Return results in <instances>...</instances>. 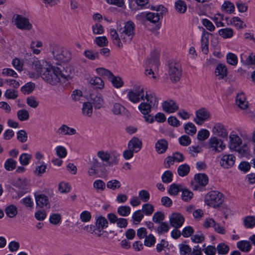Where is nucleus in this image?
<instances>
[{
	"label": "nucleus",
	"mask_w": 255,
	"mask_h": 255,
	"mask_svg": "<svg viewBox=\"0 0 255 255\" xmlns=\"http://www.w3.org/2000/svg\"><path fill=\"white\" fill-rule=\"evenodd\" d=\"M120 34V37L118 32L114 29L110 30V37L113 43L118 48H122L123 41L126 43H130L135 34V25L131 21H128L125 23L124 27L118 29Z\"/></svg>",
	"instance_id": "nucleus-1"
},
{
	"label": "nucleus",
	"mask_w": 255,
	"mask_h": 255,
	"mask_svg": "<svg viewBox=\"0 0 255 255\" xmlns=\"http://www.w3.org/2000/svg\"><path fill=\"white\" fill-rule=\"evenodd\" d=\"M41 76L47 83L53 85H56L59 82H64L65 80L71 78L67 71H62L58 67L50 66L43 69Z\"/></svg>",
	"instance_id": "nucleus-2"
},
{
	"label": "nucleus",
	"mask_w": 255,
	"mask_h": 255,
	"mask_svg": "<svg viewBox=\"0 0 255 255\" xmlns=\"http://www.w3.org/2000/svg\"><path fill=\"white\" fill-rule=\"evenodd\" d=\"M146 102H142L138 106L140 112L145 116L144 120L146 122L152 123L154 118L149 114L151 112V109L156 107L158 105V101L155 94L151 91L146 92Z\"/></svg>",
	"instance_id": "nucleus-3"
},
{
	"label": "nucleus",
	"mask_w": 255,
	"mask_h": 255,
	"mask_svg": "<svg viewBox=\"0 0 255 255\" xmlns=\"http://www.w3.org/2000/svg\"><path fill=\"white\" fill-rule=\"evenodd\" d=\"M49 50L54 59L59 62H67L71 58V53L68 50L56 43L49 44Z\"/></svg>",
	"instance_id": "nucleus-4"
},
{
	"label": "nucleus",
	"mask_w": 255,
	"mask_h": 255,
	"mask_svg": "<svg viewBox=\"0 0 255 255\" xmlns=\"http://www.w3.org/2000/svg\"><path fill=\"white\" fill-rule=\"evenodd\" d=\"M224 201L223 195L217 191H211L205 197V202L209 206L214 208L219 207Z\"/></svg>",
	"instance_id": "nucleus-5"
},
{
	"label": "nucleus",
	"mask_w": 255,
	"mask_h": 255,
	"mask_svg": "<svg viewBox=\"0 0 255 255\" xmlns=\"http://www.w3.org/2000/svg\"><path fill=\"white\" fill-rule=\"evenodd\" d=\"M97 156L101 159L102 163L105 166H111L118 162L119 155L114 153L111 154L107 151H98Z\"/></svg>",
	"instance_id": "nucleus-6"
},
{
	"label": "nucleus",
	"mask_w": 255,
	"mask_h": 255,
	"mask_svg": "<svg viewBox=\"0 0 255 255\" xmlns=\"http://www.w3.org/2000/svg\"><path fill=\"white\" fill-rule=\"evenodd\" d=\"M145 95L143 88L137 86L133 89H129L127 91V96L128 100L134 104L138 103L140 100L146 102Z\"/></svg>",
	"instance_id": "nucleus-7"
},
{
	"label": "nucleus",
	"mask_w": 255,
	"mask_h": 255,
	"mask_svg": "<svg viewBox=\"0 0 255 255\" xmlns=\"http://www.w3.org/2000/svg\"><path fill=\"white\" fill-rule=\"evenodd\" d=\"M12 22L17 28L22 30L29 31L32 28L29 20L22 15L14 14L12 17Z\"/></svg>",
	"instance_id": "nucleus-8"
},
{
	"label": "nucleus",
	"mask_w": 255,
	"mask_h": 255,
	"mask_svg": "<svg viewBox=\"0 0 255 255\" xmlns=\"http://www.w3.org/2000/svg\"><path fill=\"white\" fill-rule=\"evenodd\" d=\"M206 146L208 149L214 153L220 152L226 147L223 141L215 136L211 137L208 140Z\"/></svg>",
	"instance_id": "nucleus-9"
},
{
	"label": "nucleus",
	"mask_w": 255,
	"mask_h": 255,
	"mask_svg": "<svg viewBox=\"0 0 255 255\" xmlns=\"http://www.w3.org/2000/svg\"><path fill=\"white\" fill-rule=\"evenodd\" d=\"M168 75L173 82L178 81L181 77L182 70L181 65L176 62H171L168 65Z\"/></svg>",
	"instance_id": "nucleus-10"
},
{
	"label": "nucleus",
	"mask_w": 255,
	"mask_h": 255,
	"mask_svg": "<svg viewBox=\"0 0 255 255\" xmlns=\"http://www.w3.org/2000/svg\"><path fill=\"white\" fill-rule=\"evenodd\" d=\"M28 65L32 70L36 71L35 73L29 72V75L31 78H37L39 75L41 76V74L43 73V69L45 68V67H42L39 61L35 57L29 59Z\"/></svg>",
	"instance_id": "nucleus-11"
},
{
	"label": "nucleus",
	"mask_w": 255,
	"mask_h": 255,
	"mask_svg": "<svg viewBox=\"0 0 255 255\" xmlns=\"http://www.w3.org/2000/svg\"><path fill=\"white\" fill-rule=\"evenodd\" d=\"M243 143L241 138L237 134L235 131H232L229 136L228 147L231 151L237 150Z\"/></svg>",
	"instance_id": "nucleus-12"
},
{
	"label": "nucleus",
	"mask_w": 255,
	"mask_h": 255,
	"mask_svg": "<svg viewBox=\"0 0 255 255\" xmlns=\"http://www.w3.org/2000/svg\"><path fill=\"white\" fill-rule=\"evenodd\" d=\"M210 118V113L204 108H201L196 112V118L194 120L196 124L202 125L203 123Z\"/></svg>",
	"instance_id": "nucleus-13"
},
{
	"label": "nucleus",
	"mask_w": 255,
	"mask_h": 255,
	"mask_svg": "<svg viewBox=\"0 0 255 255\" xmlns=\"http://www.w3.org/2000/svg\"><path fill=\"white\" fill-rule=\"evenodd\" d=\"M90 167L88 170V174L90 176H93L98 173V168L104 166L103 163L100 162L96 158L93 157L89 160Z\"/></svg>",
	"instance_id": "nucleus-14"
},
{
	"label": "nucleus",
	"mask_w": 255,
	"mask_h": 255,
	"mask_svg": "<svg viewBox=\"0 0 255 255\" xmlns=\"http://www.w3.org/2000/svg\"><path fill=\"white\" fill-rule=\"evenodd\" d=\"M235 160L236 157L233 154H224L220 159V164L222 167L228 169L234 165Z\"/></svg>",
	"instance_id": "nucleus-15"
},
{
	"label": "nucleus",
	"mask_w": 255,
	"mask_h": 255,
	"mask_svg": "<svg viewBox=\"0 0 255 255\" xmlns=\"http://www.w3.org/2000/svg\"><path fill=\"white\" fill-rule=\"evenodd\" d=\"M36 204L37 207L42 208L44 207L50 208V205L48 197L44 194L34 193Z\"/></svg>",
	"instance_id": "nucleus-16"
},
{
	"label": "nucleus",
	"mask_w": 255,
	"mask_h": 255,
	"mask_svg": "<svg viewBox=\"0 0 255 255\" xmlns=\"http://www.w3.org/2000/svg\"><path fill=\"white\" fill-rule=\"evenodd\" d=\"M212 132L214 134L222 138H227L228 137V131L225 127L221 123L215 124L213 126Z\"/></svg>",
	"instance_id": "nucleus-17"
},
{
	"label": "nucleus",
	"mask_w": 255,
	"mask_h": 255,
	"mask_svg": "<svg viewBox=\"0 0 255 255\" xmlns=\"http://www.w3.org/2000/svg\"><path fill=\"white\" fill-rule=\"evenodd\" d=\"M170 225L175 228H180L184 222V218L180 213H173L169 217Z\"/></svg>",
	"instance_id": "nucleus-18"
},
{
	"label": "nucleus",
	"mask_w": 255,
	"mask_h": 255,
	"mask_svg": "<svg viewBox=\"0 0 255 255\" xmlns=\"http://www.w3.org/2000/svg\"><path fill=\"white\" fill-rule=\"evenodd\" d=\"M163 110L167 113H173L178 110V106L172 100H167L162 104Z\"/></svg>",
	"instance_id": "nucleus-19"
},
{
	"label": "nucleus",
	"mask_w": 255,
	"mask_h": 255,
	"mask_svg": "<svg viewBox=\"0 0 255 255\" xmlns=\"http://www.w3.org/2000/svg\"><path fill=\"white\" fill-rule=\"evenodd\" d=\"M147 64L150 68L149 69H146L145 71V75L149 78L153 79L156 78L153 70H156L158 68V62L157 59L149 60L147 61Z\"/></svg>",
	"instance_id": "nucleus-20"
},
{
	"label": "nucleus",
	"mask_w": 255,
	"mask_h": 255,
	"mask_svg": "<svg viewBox=\"0 0 255 255\" xmlns=\"http://www.w3.org/2000/svg\"><path fill=\"white\" fill-rule=\"evenodd\" d=\"M142 141L137 137H133L128 142V147L136 153L142 147Z\"/></svg>",
	"instance_id": "nucleus-21"
},
{
	"label": "nucleus",
	"mask_w": 255,
	"mask_h": 255,
	"mask_svg": "<svg viewBox=\"0 0 255 255\" xmlns=\"http://www.w3.org/2000/svg\"><path fill=\"white\" fill-rule=\"evenodd\" d=\"M90 101L91 104H92L95 108L100 109L104 103V100L100 94H91L90 97Z\"/></svg>",
	"instance_id": "nucleus-22"
},
{
	"label": "nucleus",
	"mask_w": 255,
	"mask_h": 255,
	"mask_svg": "<svg viewBox=\"0 0 255 255\" xmlns=\"http://www.w3.org/2000/svg\"><path fill=\"white\" fill-rule=\"evenodd\" d=\"M146 17L147 20L152 22H157L160 17V15L158 13L155 12H148L146 14L141 13L136 15V18L137 19H140L141 18Z\"/></svg>",
	"instance_id": "nucleus-23"
},
{
	"label": "nucleus",
	"mask_w": 255,
	"mask_h": 255,
	"mask_svg": "<svg viewBox=\"0 0 255 255\" xmlns=\"http://www.w3.org/2000/svg\"><path fill=\"white\" fill-rule=\"evenodd\" d=\"M57 133L59 135H72L76 134V130L73 128L69 127L66 125H62L57 130Z\"/></svg>",
	"instance_id": "nucleus-24"
},
{
	"label": "nucleus",
	"mask_w": 255,
	"mask_h": 255,
	"mask_svg": "<svg viewBox=\"0 0 255 255\" xmlns=\"http://www.w3.org/2000/svg\"><path fill=\"white\" fill-rule=\"evenodd\" d=\"M248 104L245 94L243 92L238 93L236 97V104L238 106L245 110L248 107Z\"/></svg>",
	"instance_id": "nucleus-25"
},
{
	"label": "nucleus",
	"mask_w": 255,
	"mask_h": 255,
	"mask_svg": "<svg viewBox=\"0 0 255 255\" xmlns=\"http://www.w3.org/2000/svg\"><path fill=\"white\" fill-rule=\"evenodd\" d=\"M155 147L158 153H163L167 149L168 142L164 139H159L156 142Z\"/></svg>",
	"instance_id": "nucleus-26"
},
{
	"label": "nucleus",
	"mask_w": 255,
	"mask_h": 255,
	"mask_svg": "<svg viewBox=\"0 0 255 255\" xmlns=\"http://www.w3.org/2000/svg\"><path fill=\"white\" fill-rule=\"evenodd\" d=\"M215 73L219 79H223L226 77L227 74V69L225 65L219 64L217 65Z\"/></svg>",
	"instance_id": "nucleus-27"
},
{
	"label": "nucleus",
	"mask_w": 255,
	"mask_h": 255,
	"mask_svg": "<svg viewBox=\"0 0 255 255\" xmlns=\"http://www.w3.org/2000/svg\"><path fill=\"white\" fill-rule=\"evenodd\" d=\"M194 179L199 185L204 187L208 183V177L203 173H198L195 175Z\"/></svg>",
	"instance_id": "nucleus-28"
},
{
	"label": "nucleus",
	"mask_w": 255,
	"mask_h": 255,
	"mask_svg": "<svg viewBox=\"0 0 255 255\" xmlns=\"http://www.w3.org/2000/svg\"><path fill=\"white\" fill-rule=\"evenodd\" d=\"M209 33L204 31L201 39V49L202 51L205 54L208 52V36Z\"/></svg>",
	"instance_id": "nucleus-29"
},
{
	"label": "nucleus",
	"mask_w": 255,
	"mask_h": 255,
	"mask_svg": "<svg viewBox=\"0 0 255 255\" xmlns=\"http://www.w3.org/2000/svg\"><path fill=\"white\" fill-rule=\"evenodd\" d=\"M233 151L237 152L242 157H248L250 155L249 147L246 143H244L240 147H239L237 150H233Z\"/></svg>",
	"instance_id": "nucleus-30"
},
{
	"label": "nucleus",
	"mask_w": 255,
	"mask_h": 255,
	"mask_svg": "<svg viewBox=\"0 0 255 255\" xmlns=\"http://www.w3.org/2000/svg\"><path fill=\"white\" fill-rule=\"evenodd\" d=\"M175 8L177 12L179 13H184L187 10V5L183 0H178L175 2Z\"/></svg>",
	"instance_id": "nucleus-31"
},
{
	"label": "nucleus",
	"mask_w": 255,
	"mask_h": 255,
	"mask_svg": "<svg viewBox=\"0 0 255 255\" xmlns=\"http://www.w3.org/2000/svg\"><path fill=\"white\" fill-rule=\"evenodd\" d=\"M219 34L223 38H230L234 35V31L231 28H225L219 30Z\"/></svg>",
	"instance_id": "nucleus-32"
},
{
	"label": "nucleus",
	"mask_w": 255,
	"mask_h": 255,
	"mask_svg": "<svg viewBox=\"0 0 255 255\" xmlns=\"http://www.w3.org/2000/svg\"><path fill=\"white\" fill-rule=\"evenodd\" d=\"M237 246L238 248L244 252H248L251 248V245L249 241H242L237 243Z\"/></svg>",
	"instance_id": "nucleus-33"
},
{
	"label": "nucleus",
	"mask_w": 255,
	"mask_h": 255,
	"mask_svg": "<svg viewBox=\"0 0 255 255\" xmlns=\"http://www.w3.org/2000/svg\"><path fill=\"white\" fill-rule=\"evenodd\" d=\"M108 221L106 218L103 217H99L96 220V227L100 232L101 230L108 226Z\"/></svg>",
	"instance_id": "nucleus-34"
},
{
	"label": "nucleus",
	"mask_w": 255,
	"mask_h": 255,
	"mask_svg": "<svg viewBox=\"0 0 255 255\" xmlns=\"http://www.w3.org/2000/svg\"><path fill=\"white\" fill-rule=\"evenodd\" d=\"M82 113L84 116L91 117L93 113V107L90 102H84L82 108Z\"/></svg>",
	"instance_id": "nucleus-35"
},
{
	"label": "nucleus",
	"mask_w": 255,
	"mask_h": 255,
	"mask_svg": "<svg viewBox=\"0 0 255 255\" xmlns=\"http://www.w3.org/2000/svg\"><path fill=\"white\" fill-rule=\"evenodd\" d=\"M183 188L181 185L173 183L170 186L168 192L170 195L175 196L177 195L179 191H182Z\"/></svg>",
	"instance_id": "nucleus-36"
},
{
	"label": "nucleus",
	"mask_w": 255,
	"mask_h": 255,
	"mask_svg": "<svg viewBox=\"0 0 255 255\" xmlns=\"http://www.w3.org/2000/svg\"><path fill=\"white\" fill-rule=\"evenodd\" d=\"M235 7L233 3L229 1H225L222 5V11L228 14L233 13L235 11Z\"/></svg>",
	"instance_id": "nucleus-37"
},
{
	"label": "nucleus",
	"mask_w": 255,
	"mask_h": 255,
	"mask_svg": "<svg viewBox=\"0 0 255 255\" xmlns=\"http://www.w3.org/2000/svg\"><path fill=\"white\" fill-rule=\"evenodd\" d=\"M5 212L8 217L13 218L17 214V208L13 205H10L5 208Z\"/></svg>",
	"instance_id": "nucleus-38"
},
{
	"label": "nucleus",
	"mask_w": 255,
	"mask_h": 255,
	"mask_svg": "<svg viewBox=\"0 0 255 255\" xmlns=\"http://www.w3.org/2000/svg\"><path fill=\"white\" fill-rule=\"evenodd\" d=\"M231 24L234 25L237 29H242L246 27V25L244 24V22L238 17H234L230 20Z\"/></svg>",
	"instance_id": "nucleus-39"
},
{
	"label": "nucleus",
	"mask_w": 255,
	"mask_h": 255,
	"mask_svg": "<svg viewBox=\"0 0 255 255\" xmlns=\"http://www.w3.org/2000/svg\"><path fill=\"white\" fill-rule=\"evenodd\" d=\"M34 88L35 84L32 82H28L21 88V91L24 94H29L34 90Z\"/></svg>",
	"instance_id": "nucleus-40"
},
{
	"label": "nucleus",
	"mask_w": 255,
	"mask_h": 255,
	"mask_svg": "<svg viewBox=\"0 0 255 255\" xmlns=\"http://www.w3.org/2000/svg\"><path fill=\"white\" fill-rule=\"evenodd\" d=\"M16 116L18 119L20 121H25L29 119V114L25 109L18 110L17 112Z\"/></svg>",
	"instance_id": "nucleus-41"
},
{
	"label": "nucleus",
	"mask_w": 255,
	"mask_h": 255,
	"mask_svg": "<svg viewBox=\"0 0 255 255\" xmlns=\"http://www.w3.org/2000/svg\"><path fill=\"white\" fill-rule=\"evenodd\" d=\"M190 171V167L187 164L180 165L177 169V172L179 176L183 177L187 175Z\"/></svg>",
	"instance_id": "nucleus-42"
},
{
	"label": "nucleus",
	"mask_w": 255,
	"mask_h": 255,
	"mask_svg": "<svg viewBox=\"0 0 255 255\" xmlns=\"http://www.w3.org/2000/svg\"><path fill=\"white\" fill-rule=\"evenodd\" d=\"M109 80L112 82L113 86L116 88H120L124 85V82L120 77H116L113 75Z\"/></svg>",
	"instance_id": "nucleus-43"
},
{
	"label": "nucleus",
	"mask_w": 255,
	"mask_h": 255,
	"mask_svg": "<svg viewBox=\"0 0 255 255\" xmlns=\"http://www.w3.org/2000/svg\"><path fill=\"white\" fill-rule=\"evenodd\" d=\"M90 83L91 85L95 86L96 88L102 89L104 87V83L102 79L98 77H94L91 79Z\"/></svg>",
	"instance_id": "nucleus-44"
},
{
	"label": "nucleus",
	"mask_w": 255,
	"mask_h": 255,
	"mask_svg": "<svg viewBox=\"0 0 255 255\" xmlns=\"http://www.w3.org/2000/svg\"><path fill=\"white\" fill-rule=\"evenodd\" d=\"M84 55L90 60H94L99 58V54L98 52L90 50H85Z\"/></svg>",
	"instance_id": "nucleus-45"
},
{
	"label": "nucleus",
	"mask_w": 255,
	"mask_h": 255,
	"mask_svg": "<svg viewBox=\"0 0 255 255\" xmlns=\"http://www.w3.org/2000/svg\"><path fill=\"white\" fill-rule=\"evenodd\" d=\"M96 72L99 75L107 78L109 79L113 76V74L111 71L104 68H97Z\"/></svg>",
	"instance_id": "nucleus-46"
},
{
	"label": "nucleus",
	"mask_w": 255,
	"mask_h": 255,
	"mask_svg": "<svg viewBox=\"0 0 255 255\" xmlns=\"http://www.w3.org/2000/svg\"><path fill=\"white\" fill-rule=\"evenodd\" d=\"M173 174L170 170L165 171L161 176L162 181L164 183H169L172 181Z\"/></svg>",
	"instance_id": "nucleus-47"
},
{
	"label": "nucleus",
	"mask_w": 255,
	"mask_h": 255,
	"mask_svg": "<svg viewBox=\"0 0 255 255\" xmlns=\"http://www.w3.org/2000/svg\"><path fill=\"white\" fill-rule=\"evenodd\" d=\"M117 212L120 215L126 217L129 215L130 208L127 206H122L118 208Z\"/></svg>",
	"instance_id": "nucleus-48"
},
{
	"label": "nucleus",
	"mask_w": 255,
	"mask_h": 255,
	"mask_svg": "<svg viewBox=\"0 0 255 255\" xmlns=\"http://www.w3.org/2000/svg\"><path fill=\"white\" fill-rule=\"evenodd\" d=\"M182 192V199L183 201L188 202L192 198L193 194L188 189L183 188Z\"/></svg>",
	"instance_id": "nucleus-49"
},
{
	"label": "nucleus",
	"mask_w": 255,
	"mask_h": 255,
	"mask_svg": "<svg viewBox=\"0 0 255 255\" xmlns=\"http://www.w3.org/2000/svg\"><path fill=\"white\" fill-rule=\"evenodd\" d=\"M29 181L26 178H19L16 181V186L20 189H23L29 184Z\"/></svg>",
	"instance_id": "nucleus-50"
},
{
	"label": "nucleus",
	"mask_w": 255,
	"mask_h": 255,
	"mask_svg": "<svg viewBox=\"0 0 255 255\" xmlns=\"http://www.w3.org/2000/svg\"><path fill=\"white\" fill-rule=\"evenodd\" d=\"M26 102L28 106L34 109L37 108L39 104V102L36 98L32 96L26 98Z\"/></svg>",
	"instance_id": "nucleus-51"
},
{
	"label": "nucleus",
	"mask_w": 255,
	"mask_h": 255,
	"mask_svg": "<svg viewBox=\"0 0 255 255\" xmlns=\"http://www.w3.org/2000/svg\"><path fill=\"white\" fill-rule=\"evenodd\" d=\"M95 42L100 47L106 46L108 44V41L106 36H99L96 37Z\"/></svg>",
	"instance_id": "nucleus-52"
},
{
	"label": "nucleus",
	"mask_w": 255,
	"mask_h": 255,
	"mask_svg": "<svg viewBox=\"0 0 255 255\" xmlns=\"http://www.w3.org/2000/svg\"><path fill=\"white\" fill-rule=\"evenodd\" d=\"M244 222L246 228H252L255 226V218L253 216L247 217Z\"/></svg>",
	"instance_id": "nucleus-53"
},
{
	"label": "nucleus",
	"mask_w": 255,
	"mask_h": 255,
	"mask_svg": "<svg viewBox=\"0 0 255 255\" xmlns=\"http://www.w3.org/2000/svg\"><path fill=\"white\" fill-rule=\"evenodd\" d=\"M217 250L219 255H226L229 252V247L224 243H221L217 246Z\"/></svg>",
	"instance_id": "nucleus-54"
},
{
	"label": "nucleus",
	"mask_w": 255,
	"mask_h": 255,
	"mask_svg": "<svg viewBox=\"0 0 255 255\" xmlns=\"http://www.w3.org/2000/svg\"><path fill=\"white\" fill-rule=\"evenodd\" d=\"M121 186L120 182L116 179L109 181L107 184V187L113 190L120 188Z\"/></svg>",
	"instance_id": "nucleus-55"
},
{
	"label": "nucleus",
	"mask_w": 255,
	"mask_h": 255,
	"mask_svg": "<svg viewBox=\"0 0 255 255\" xmlns=\"http://www.w3.org/2000/svg\"><path fill=\"white\" fill-rule=\"evenodd\" d=\"M31 154L27 153H22L19 157V161L21 165H27L29 163V161L31 158Z\"/></svg>",
	"instance_id": "nucleus-56"
},
{
	"label": "nucleus",
	"mask_w": 255,
	"mask_h": 255,
	"mask_svg": "<svg viewBox=\"0 0 255 255\" xmlns=\"http://www.w3.org/2000/svg\"><path fill=\"white\" fill-rule=\"evenodd\" d=\"M142 210L146 215L149 216L153 212L154 207L150 204H145L142 205Z\"/></svg>",
	"instance_id": "nucleus-57"
},
{
	"label": "nucleus",
	"mask_w": 255,
	"mask_h": 255,
	"mask_svg": "<svg viewBox=\"0 0 255 255\" xmlns=\"http://www.w3.org/2000/svg\"><path fill=\"white\" fill-rule=\"evenodd\" d=\"M169 226L166 222H161L159 226L157 227L156 231L159 234H162L166 233L169 231Z\"/></svg>",
	"instance_id": "nucleus-58"
},
{
	"label": "nucleus",
	"mask_w": 255,
	"mask_h": 255,
	"mask_svg": "<svg viewBox=\"0 0 255 255\" xmlns=\"http://www.w3.org/2000/svg\"><path fill=\"white\" fill-rule=\"evenodd\" d=\"M184 129L186 132L188 134L193 135L196 132L195 125L191 123L187 124L184 127Z\"/></svg>",
	"instance_id": "nucleus-59"
},
{
	"label": "nucleus",
	"mask_w": 255,
	"mask_h": 255,
	"mask_svg": "<svg viewBox=\"0 0 255 255\" xmlns=\"http://www.w3.org/2000/svg\"><path fill=\"white\" fill-rule=\"evenodd\" d=\"M227 62L232 65H236L238 63V58L237 56L232 53H229L227 55Z\"/></svg>",
	"instance_id": "nucleus-60"
},
{
	"label": "nucleus",
	"mask_w": 255,
	"mask_h": 255,
	"mask_svg": "<svg viewBox=\"0 0 255 255\" xmlns=\"http://www.w3.org/2000/svg\"><path fill=\"white\" fill-rule=\"evenodd\" d=\"M56 153L57 155L60 158H63L67 155V150L62 146H58L56 147Z\"/></svg>",
	"instance_id": "nucleus-61"
},
{
	"label": "nucleus",
	"mask_w": 255,
	"mask_h": 255,
	"mask_svg": "<svg viewBox=\"0 0 255 255\" xmlns=\"http://www.w3.org/2000/svg\"><path fill=\"white\" fill-rule=\"evenodd\" d=\"M16 166V161L11 158L8 159L4 163L5 168L8 171L12 170Z\"/></svg>",
	"instance_id": "nucleus-62"
},
{
	"label": "nucleus",
	"mask_w": 255,
	"mask_h": 255,
	"mask_svg": "<svg viewBox=\"0 0 255 255\" xmlns=\"http://www.w3.org/2000/svg\"><path fill=\"white\" fill-rule=\"evenodd\" d=\"M138 197L142 201L146 202L149 200L150 195L146 190H142L138 193Z\"/></svg>",
	"instance_id": "nucleus-63"
},
{
	"label": "nucleus",
	"mask_w": 255,
	"mask_h": 255,
	"mask_svg": "<svg viewBox=\"0 0 255 255\" xmlns=\"http://www.w3.org/2000/svg\"><path fill=\"white\" fill-rule=\"evenodd\" d=\"M164 215L161 212H157L155 213L152 217V221L155 223H161L164 220Z\"/></svg>",
	"instance_id": "nucleus-64"
}]
</instances>
